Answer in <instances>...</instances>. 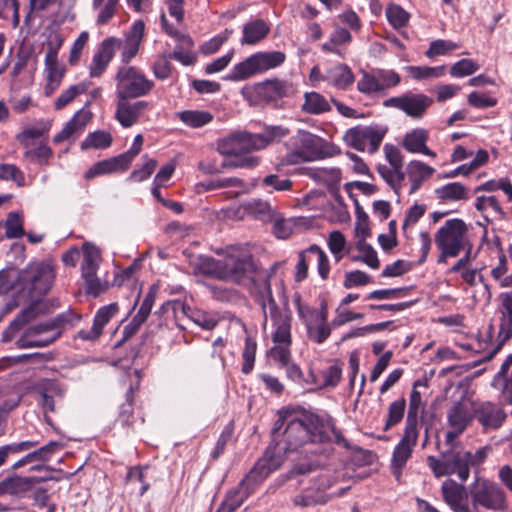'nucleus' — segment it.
<instances>
[{
  "label": "nucleus",
  "mask_w": 512,
  "mask_h": 512,
  "mask_svg": "<svg viewBox=\"0 0 512 512\" xmlns=\"http://www.w3.org/2000/svg\"><path fill=\"white\" fill-rule=\"evenodd\" d=\"M272 435L275 444L269 446L263 458L259 459L239 484L227 491L216 512H234L252 494L255 488L270 473L279 469L286 457L292 453L306 456L322 453V445L334 442L348 447V442L335 426L331 416L305 412L300 417L280 411Z\"/></svg>",
  "instance_id": "f257e3e1"
},
{
  "label": "nucleus",
  "mask_w": 512,
  "mask_h": 512,
  "mask_svg": "<svg viewBox=\"0 0 512 512\" xmlns=\"http://www.w3.org/2000/svg\"><path fill=\"white\" fill-rule=\"evenodd\" d=\"M55 279V265L52 261H42L15 271H0V295L17 288L20 297L25 300L38 301L51 288Z\"/></svg>",
  "instance_id": "f03ea898"
},
{
  "label": "nucleus",
  "mask_w": 512,
  "mask_h": 512,
  "mask_svg": "<svg viewBox=\"0 0 512 512\" xmlns=\"http://www.w3.org/2000/svg\"><path fill=\"white\" fill-rule=\"evenodd\" d=\"M263 148L262 138L248 132H235L217 142L218 152L229 157L222 162L224 168H253L257 166L258 157L242 155Z\"/></svg>",
  "instance_id": "7ed1b4c3"
},
{
  "label": "nucleus",
  "mask_w": 512,
  "mask_h": 512,
  "mask_svg": "<svg viewBox=\"0 0 512 512\" xmlns=\"http://www.w3.org/2000/svg\"><path fill=\"white\" fill-rule=\"evenodd\" d=\"M272 272L273 269L267 273L260 274V280L251 289L256 301L264 312L265 319L267 318V309L269 311L274 328L272 339L288 341L289 332H291L292 314L289 308L281 310L273 297L270 283Z\"/></svg>",
  "instance_id": "20e7f679"
},
{
  "label": "nucleus",
  "mask_w": 512,
  "mask_h": 512,
  "mask_svg": "<svg viewBox=\"0 0 512 512\" xmlns=\"http://www.w3.org/2000/svg\"><path fill=\"white\" fill-rule=\"evenodd\" d=\"M267 272L257 268L252 254L246 248L231 246L227 249L223 265V280L252 287L260 280V274Z\"/></svg>",
  "instance_id": "39448f33"
},
{
  "label": "nucleus",
  "mask_w": 512,
  "mask_h": 512,
  "mask_svg": "<svg viewBox=\"0 0 512 512\" xmlns=\"http://www.w3.org/2000/svg\"><path fill=\"white\" fill-rule=\"evenodd\" d=\"M434 242L440 251L438 262L457 257L463 249L472 246L468 225L460 218L446 220L435 233Z\"/></svg>",
  "instance_id": "423d86ee"
},
{
  "label": "nucleus",
  "mask_w": 512,
  "mask_h": 512,
  "mask_svg": "<svg viewBox=\"0 0 512 512\" xmlns=\"http://www.w3.org/2000/svg\"><path fill=\"white\" fill-rule=\"evenodd\" d=\"M470 458V451L450 449L441 453L439 458L428 456L427 463L436 478L455 474L465 482L470 475Z\"/></svg>",
  "instance_id": "0eeeda50"
},
{
  "label": "nucleus",
  "mask_w": 512,
  "mask_h": 512,
  "mask_svg": "<svg viewBox=\"0 0 512 512\" xmlns=\"http://www.w3.org/2000/svg\"><path fill=\"white\" fill-rule=\"evenodd\" d=\"M470 496L474 508L483 507L494 512L508 510L507 495L497 483L477 477L470 486Z\"/></svg>",
  "instance_id": "6e6552de"
},
{
  "label": "nucleus",
  "mask_w": 512,
  "mask_h": 512,
  "mask_svg": "<svg viewBox=\"0 0 512 512\" xmlns=\"http://www.w3.org/2000/svg\"><path fill=\"white\" fill-rule=\"evenodd\" d=\"M286 56L280 51L255 53L244 61L236 64L226 79L231 81L245 80L255 74L276 68L284 63Z\"/></svg>",
  "instance_id": "1a4fd4ad"
},
{
  "label": "nucleus",
  "mask_w": 512,
  "mask_h": 512,
  "mask_svg": "<svg viewBox=\"0 0 512 512\" xmlns=\"http://www.w3.org/2000/svg\"><path fill=\"white\" fill-rule=\"evenodd\" d=\"M116 95L140 98L148 95L155 83L134 66H122L116 76Z\"/></svg>",
  "instance_id": "9d476101"
},
{
  "label": "nucleus",
  "mask_w": 512,
  "mask_h": 512,
  "mask_svg": "<svg viewBox=\"0 0 512 512\" xmlns=\"http://www.w3.org/2000/svg\"><path fill=\"white\" fill-rule=\"evenodd\" d=\"M387 131V127L383 125H357L345 132L344 141L357 151L374 154L378 151Z\"/></svg>",
  "instance_id": "9b49d317"
},
{
  "label": "nucleus",
  "mask_w": 512,
  "mask_h": 512,
  "mask_svg": "<svg viewBox=\"0 0 512 512\" xmlns=\"http://www.w3.org/2000/svg\"><path fill=\"white\" fill-rule=\"evenodd\" d=\"M82 251L81 272L86 283V292L96 297L104 290V286L97 277V270L101 262V251L91 243H84Z\"/></svg>",
  "instance_id": "f8f14e48"
},
{
  "label": "nucleus",
  "mask_w": 512,
  "mask_h": 512,
  "mask_svg": "<svg viewBox=\"0 0 512 512\" xmlns=\"http://www.w3.org/2000/svg\"><path fill=\"white\" fill-rule=\"evenodd\" d=\"M433 102V98L426 94L406 92L385 100L384 106L399 109L411 118L421 119Z\"/></svg>",
  "instance_id": "ddd939ff"
},
{
  "label": "nucleus",
  "mask_w": 512,
  "mask_h": 512,
  "mask_svg": "<svg viewBox=\"0 0 512 512\" xmlns=\"http://www.w3.org/2000/svg\"><path fill=\"white\" fill-rule=\"evenodd\" d=\"M473 415L484 433L498 430L507 418L499 404L482 400H473Z\"/></svg>",
  "instance_id": "4468645a"
},
{
  "label": "nucleus",
  "mask_w": 512,
  "mask_h": 512,
  "mask_svg": "<svg viewBox=\"0 0 512 512\" xmlns=\"http://www.w3.org/2000/svg\"><path fill=\"white\" fill-rule=\"evenodd\" d=\"M61 330H57L52 320L29 327L16 341L18 348L46 347L57 340Z\"/></svg>",
  "instance_id": "2eb2a0df"
},
{
  "label": "nucleus",
  "mask_w": 512,
  "mask_h": 512,
  "mask_svg": "<svg viewBox=\"0 0 512 512\" xmlns=\"http://www.w3.org/2000/svg\"><path fill=\"white\" fill-rule=\"evenodd\" d=\"M320 138L307 131H299L292 139L293 151L287 155L290 164L311 161L319 154Z\"/></svg>",
  "instance_id": "dca6fc26"
},
{
  "label": "nucleus",
  "mask_w": 512,
  "mask_h": 512,
  "mask_svg": "<svg viewBox=\"0 0 512 512\" xmlns=\"http://www.w3.org/2000/svg\"><path fill=\"white\" fill-rule=\"evenodd\" d=\"M275 345L270 349V356L272 359L279 363L281 368H286V374L289 379L296 383L306 382L300 367L290 362L291 351L290 346L292 343L291 332H289L288 341L280 339H272Z\"/></svg>",
  "instance_id": "f3484780"
},
{
  "label": "nucleus",
  "mask_w": 512,
  "mask_h": 512,
  "mask_svg": "<svg viewBox=\"0 0 512 512\" xmlns=\"http://www.w3.org/2000/svg\"><path fill=\"white\" fill-rule=\"evenodd\" d=\"M115 118L124 128H129L138 122L141 114L149 108L144 100L131 101V97L116 95Z\"/></svg>",
  "instance_id": "a211bd4d"
},
{
  "label": "nucleus",
  "mask_w": 512,
  "mask_h": 512,
  "mask_svg": "<svg viewBox=\"0 0 512 512\" xmlns=\"http://www.w3.org/2000/svg\"><path fill=\"white\" fill-rule=\"evenodd\" d=\"M418 436V429L405 426L404 433L399 443L395 446L392 457V468L397 478L401 475L403 467L411 457L413 449L417 444Z\"/></svg>",
  "instance_id": "6ab92c4d"
},
{
  "label": "nucleus",
  "mask_w": 512,
  "mask_h": 512,
  "mask_svg": "<svg viewBox=\"0 0 512 512\" xmlns=\"http://www.w3.org/2000/svg\"><path fill=\"white\" fill-rule=\"evenodd\" d=\"M254 90L258 98L267 103L292 97L296 92L291 82L279 79H270L258 83L255 85Z\"/></svg>",
  "instance_id": "aec40b11"
},
{
  "label": "nucleus",
  "mask_w": 512,
  "mask_h": 512,
  "mask_svg": "<svg viewBox=\"0 0 512 512\" xmlns=\"http://www.w3.org/2000/svg\"><path fill=\"white\" fill-rule=\"evenodd\" d=\"M120 45L121 41L114 37L102 41L89 66V73L92 78L100 77L104 73Z\"/></svg>",
  "instance_id": "412c9836"
},
{
  "label": "nucleus",
  "mask_w": 512,
  "mask_h": 512,
  "mask_svg": "<svg viewBox=\"0 0 512 512\" xmlns=\"http://www.w3.org/2000/svg\"><path fill=\"white\" fill-rule=\"evenodd\" d=\"M347 490L348 487H345L339 489L338 491H333L330 494H325L322 493L321 489L314 485L303 489L299 494L295 495L292 498V503L294 506L301 508L325 505L332 499L343 496Z\"/></svg>",
  "instance_id": "4be33fe9"
},
{
  "label": "nucleus",
  "mask_w": 512,
  "mask_h": 512,
  "mask_svg": "<svg viewBox=\"0 0 512 512\" xmlns=\"http://www.w3.org/2000/svg\"><path fill=\"white\" fill-rule=\"evenodd\" d=\"M441 492L444 501L454 512H471L467 504L466 487L452 479L442 483Z\"/></svg>",
  "instance_id": "5701e85b"
},
{
  "label": "nucleus",
  "mask_w": 512,
  "mask_h": 512,
  "mask_svg": "<svg viewBox=\"0 0 512 512\" xmlns=\"http://www.w3.org/2000/svg\"><path fill=\"white\" fill-rule=\"evenodd\" d=\"M474 419L473 400L463 398L455 402L447 411V424L449 428L465 431Z\"/></svg>",
  "instance_id": "b1692460"
},
{
  "label": "nucleus",
  "mask_w": 512,
  "mask_h": 512,
  "mask_svg": "<svg viewBox=\"0 0 512 512\" xmlns=\"http://www.w3.org/2000/svg\"><path fill=\"white\" fill-rule=\"evenodd\" d=\"M63 44V38L59 34L51 35L47 43L45 54V71L47 79L62 81L65 68L58 62V51Z\"/></svg>",
  "instance_id": "393cba45"
},
{
  "label": "nucleus",
  "mask_w": 512,
  "mask_h": 512,
  "mask_svg": "<svg viewBox=\"0 0 512 512\" xmlns=\"http://www.w3.org/2000/svg\"><path fill=\"white\" fill-rule=\"evenodd\" d=\"M42 303L33 301L23 309L2 334V342H10L14 336L29 322L34 320L41 312Z\"/></svg>",
  "instance_id": "a878e982"
},
{
  "label": "nucleus",
  "mask_w": 512,
  "mask_h": 512,
  "mask_svg": "<svg viewBox=\"0 0 512 512\" xmlns=\"http://www.w3.org/2000/svg\"><path fill=\"white\" fill-rule=\"evenodd\" d=\"M42 303L33 301L23 309L2 334V342H10L14 336L29 322L34 320L41 312Z\"/></svg>",
  "instance_id": "bb28decb"
},
{
  "label": "nucleus",
  "mask_w": 512,
  "mask_h": 512,
  "mask_svg": "<svg viewBox=\"0 0 512 512\" xmlns=\"http://www.w3.org/2000/svg\"><path fill=\"white\" fill-rule=\"evenodd\" d=\"M429 132L424 128H415L407 132L402 140L403 148L413 154H424L435 158L436 153L427 146Z\"/></svg>",
  "instance_id": "cd10ccee"
},
{
  "label": "nucleus",
  "mask_w": 512,
  "mask_h": 512,
  "mask_svg": "<svg viewBox=\"0 0 512 512\" xmlns=\"http://www.w3.org/2000/svg\"><path fill=\"white\" fill-rule=\"evenodd\" d=\"M119 311L117 303L101 307L93 321V325L89 331H80L79 337L83 340H96L102 334L104 326L114 317Z\"/></svg>",
  "instance_id": "c85d7f7f"
},
{
  "label": "nucleus",
  "mask_w": 512,
  "mask_h": 512,
  "mask_svg": "<svg viewBox=\"0 0 512 512\" xmlns=\"http://www.w3.org/2000/svg\"><path fill=\"white\" fill-rule=\"evenodd\" d=\"M435 169L419 160H412L406 166V175L410 182L409 194L416 193L423 182L429 179Z\"/></svg>",
  "instance_id": "c756f323"
},
{
  "label": "nucleus",
  "mask_w": 512,
  "mask_h": 512,
  "mask_svg": "<svg viewBox=\"0 0 512 512\" xmlns=\"http://www.w3.org/2000/svg\"><path fill=\"white\" fill-rule=\"evenodd\" d=\"M355 80L351 68L343 63L335 64L325 71L324 81L339 90H346Z\"/></svg>",
  "instance_id": "7c9ffc66"
},
{
  "label": "nucleus",
  "mask_w": 512,
  "mask_h": 512,
  "mask_svg": "<svg viewBox=\"0 0 512 512\" xmlns=\"http://www.w3.org/2000/svg\"><path fill=\"white\" fill-rule=\"evenodd\" d=\"M128 168L129 165L124 160L122 155L119 154L115 157L104 159L102 161L95 163L85 172L84 178L90 180L100 175L122 172L127 170Z\"/></svg>",
  "instance_id": "2f4dec72"
},
{
  "label": "nucleus",
  "mask_w": 512,
  "mask_h": 512,
  "mask_svg": "<svg viewBox=\"0 0 512 512\" xmlns=\"http://www.w3.org/2000/svg\"><path fill=\"white\" fill-rule=\"evenodd\" d=\"M144 28V22L141 20L136 21L132 25L131 30L126 37L121 54L123 63H129L132 60V58H134L138 53L139 46L142 42L144 35Z\"/></svg>",
  "instance_id": "473e14b6"
},
{
  "label": "nucleus",
  "mask_w": 512,
  "mask_h": 512,
  "mask_svg": "<svg viewBox=\"0 0 512 512\" xmlns=\"http://www.w3.org/2000/svg\"><path fill=\"white\" fill-rule=\"evenodd\" d=\"M91 113L85 110H79L74 116L66 123L64 128L54 136V143H61L68 140L73 135L81 132L88 122L91 120Z\"/></svg>",
  "instance_id": "72a5a7b5"
},
{
  "label": "nucleus",
  "mask_w": 512,
  "mask_h": 512,
  "mask_svg": "<svg viewBox=\"0 0 512 512\" xmlns=\"http://www.w3.org/2000/svg\"><path fill=\"white\" fill-rule=\"evenodd\" d=\"M327 310L321 309V315H319L314 321H307V335L310 340L317 344L325 342L331 334L332 328L331 323L327 322Z\"/></svg>",
  "instance_id": "f704fd0d"
},
{
  "label": "nucleus",
  "mask_w": 512,
  "mask_h": 512,
  "mask_svg": "<svg viewBox=\"0 0 512 512\" xmlns=\"http://www.w3.org/2000/svg\"><path fill=\"white\" fill-rule=\"evenodd\" d=\"M191 311V307L185 305L184 302L180 300H171L164 303L159 313L164 315L166 319H172L174 321V324L182 329L185 330V324L184 319L189 320V313Z\"/></svg>",
  "instance_id": "c9c22d12"
},
{
  "label": "nucleus",
  "mask_w": 512,
  "mask_h": 512,
  "mask_svg": "<svg viewBox=\"0 0 512 512\" xmlns=\"http://www.w3.org/2000/svg\"><path fill=\"white\" fill-rule=\"evenodd\" d=\"M501 319L499 337L500 345L512 336V291L510 293H501L500 296Z\"/></svg>",
  "instance_id": "e433bc0d"
},
{
  "label": "nucleus",
  "mask_w": 512,
  "mask_h": 512,
  "mask_svg": "<svg viewBox=\"0 0 512 512\" xmlns=\"http://www.w3.org/2000/svg\"><path fill=\"white\" fill-rule=\"evenodd\" d=\"M419 385H424L420 380L414 382L413 389L410 394L408 413L405 421L406 427L418 429L419 416L424 412V404L422 395L417 390Z\"/></svg>",
  "instance_id": "4c0bfd02"
},
{
  "label": "nucleus",
  "mask_w": 512,
  "mask_h": 512,
  "mask_svg": "<svg viewBox=\"0 0 512 512\" xmlns=\"http://www.w3.org/2000/svg\"><path fill=\"white\" fill-rule=\"evenodd\" d=\"M36 479L34 477L12 476L7 477L0 482V495L3 494H21L29 491Z\"/></svg>",
  "instance_id": "58836bf2"
},
{
  "label": "nucleus",
  "mask_w": 512,
  "mask_h": 512,
  "mask_svg": "<svg viewBox=\"0 0 512 512\" xmlns=\"http://www.w3.org/2000/svg\"><path fill=\"white\" fill-rule=\"evenodd\" d=\"M352 41V35L351 33L341 27L340 25L336 24L334 26L333 32L330 34L329 40L322 44L321 48L324 52L327 53H334L341 58H344V54L340 49H338V46L343 44H348Z\"/></svg>",
  "instance_id": "ea45409f"
},
{
  "label": "nucleus",
  "mask_w": 512,
  "mask_h": 512,
  "mask_svg": "<svg viewBox=\"0 0 512 512\" xmlns=\"http://www.w3.org/2000/svg\"><path fill=\"white\" fill-rule=\"evenodd\" d=\"M304 113L320 115L331 110L328 100L320 93L311 91L304 94V103L301 106Z\"/></svg>",
  "instance_id": "a19ab883"
},
{
  "label": "nucleus",
  "mask_w": 512,
  "mask_h": 512,
  "mask_svg": "<svg viewBox=\"0 0 512 512\" xmlns=\"http://www.w3.org/2000/svg\"><path fill=\"white\" fill-rule=\"evenodd\" d=\"M244 210L254 219L262 222L271 221L275 217V210L269 202L262 199H252L244 203Z\"/></svg>",
  "instance_id": "79ce46f5"
},
{
  "label": "nucleus",
  "mask_w": 512,
  "mask_h": 512,
  "mask_svg": "<svg viewBox=\"0 0 512 512\" xmlns=\"http://www.w3.org/2000/svg\"><path fill=\"white\" fill-rule=\"evenodd\" d=\"M270 31L267 23L261 19H256L246 23L243 27L242 43L256 44L264 39Z\"/></svg>",
  "instance_id": "37998d69"
},
{
  "label": "nucleus",
  "mask_w": 512,
  "mask_h": 512,
  "mask_svg": "<svg viewBox=\"0 0 512 512\" xmlns=\"http://www.w3.org/2000/svg\"><path fill=\"white\" fill-rule=\"evenodd\" d=\"M494 381L503 382L502 399L505 403L512 404V354L502 363Z\"/></svg>",
  "instance_id": "c03bdc74"
},
{
  "label": "nucleus",
  "mask_w": 512,
  "mask_h": 512,
  "mask_svg": "<svg viewBox=\"0 0 512 512\" xmlns=\"http://www.w3.org/2000/svg\"><path fill=\"white\" fill-rule=\"evenodd\" d=\"M436 197L444 202L468 199V190L460 182H452L435 189Z\"/></svg>",
  "instance_id": "a18cd8bd"
},
{
  "label": "nucleus",
  "mask_w": 512,
  "mask_h": 512,
  "mask_svg": "<svg viewBox=\"0 0 512 512\" xmlns=\"http://www.w3.org/2000/svg\"><path fill=\"white\" fill-rule=\"evenodd\" d=\"M377 171L383 180L392 188L394 193L399 196L405 179L403 170L401 168L380 164L377 166Z\"/></svg>",
  "instance_id": "49530a36"
},
{
  "label": "nucleus",
  "mask_w": 512,
  "mask_h": 512,
  "mask_svg": "<svg viewBox=\"0 0 512 512\" xmlns=\"http://www.w3.org/2000/svg\"><path fill=\"white\" fill-rule=\"evenodd\" d=\"M176 116L190 128H201L213 120V115L203 110H184L177 112Z\"/></svg>",
  "instance_id": "de8ad7c7"
},
{
  "label": "nucleus",
  "mask_w": 512,
  "mask_h": 512,
  "mask_svg": "<svg viewBox=\"0 0 512 512\" xmlns=\"http://www.w3.org/2000/svg\"><path fill=\"white\" fill-rule=\"evenodd\" d=\"M112 141L113 139L109 132L104 130H97L92 133H89L86 136V138L81 143V149H106L110 147Z\"/></svg>",
  "instance_id": "09e8293b"
},
{
  "label": "nucleus",
  "mask_w": 512,
  "mask_h": 512,
  "mask_svg": "<svg viewBox=\"0 0 512 512\" xmlns=\"http://www.w3.org/2000/svg\"><path fill=\"white\" fill-rule=\"evenodd\" d=\"M223 265L224 259L216 260L212 257L200 256L196 267L202 274L223 280Z\"/></svg>",
  "instance_id": "8fccbe9b"
},
{
  "label": "nucleus",
  "mask_w": 512,
  "mask_h": 512,
  "mask_svg": "<svg viewBox=\"0 0 512 512\" xmlns=\"http://www.w3.org/2000/svg\"><path fill=\"white\" fill-rule=\"evenodd\" d=\"M171 57L167 53L160 54L152 64V71L158 80H167L174 73V67L171 63Z\"/></svg>",
  "instance_id": "3c124183"
},
{
  "label": "nucleus",
  "mask_w": 512,
  "mask_h": 512,
  "mask_svg": "<svg viewBox=\"0 0 512 512\" xmlns=\"http://www.w3.org/2000/svg\"><path fill=\"white\" fill-rule=\"evenodd\" d=\"M405 409H406V400L403 397L393 401L389 405L388 414H387V418H386V422H385V426H384L385 431L389 430L391 427L396 426L397 424H399L402 421V419L404 417Z\"/></svg>",
  "instance_id": "603ef678"
},
{
  "label": "nucleus",
  "mask_w": 512,
  "mask_h": 512,
  "mask_svg": "<svg viewBox=\"0 0 512 512\" xmlns=\"http://www.w3.org/2000/svg\"><path fill=\"white\" fill-rule=\"evenodd\" d=\"M37 128H27L16 136V139L21 145L29 148L32 145V140L40 138L44 133L50 129L49 121H40Z\"/></svg>",
  "instance_id": "864d4df0"
},
{
  "label": "nucleus",
  "mask_w": 512,
  "mask_h": 512,
  "mask_svg": "<svg viewBox=\"0 0 512 512\" xmlns=\"http://www.w3.org/2000/svg\"><path fill=\"white\" fill-rule=\"evenodd\" d=\"M25 235L23 218L18 212H10L5 221V236L8 239L21 238Z\"/></svg>",
  "instance_id": "5fc2aeb1"
},
{
  "label": "nucleus",
  "mask_w": 512,
  "mask_h": 512,
  "mask_svg": "<svg viewBox=\"0 0 512 512\" xmlns=\"http://www.w3.org/2000/svg\"><path fill=\"white\" fill-rule=\"evenodd\" d=\"M189 320L205 330H212L218 324V318L215 314L200 309L191 308Z\"/></svg>",
  "instance_id": "6e6d98bb"
},
{
  "label": "nucleus",
  "mask_w": 512,
  "mask_h": 512,
  "mask_svg": "<svg viewBox=\"0 0 512 512\" xmlns=\"http://www.w3.org/2000/svg\"><path fill=\"white\" fill-rule=\"evenodd\" d=\"M88 84L87 83H79L73 86H70L68 89L63 91L61 95L56 99L54 103V107L56 110H61L66 107L70 102L74 100V98L80 94H83L87 91Z\"/></svg>",
  "instance_id": "4d7b16f0"
},
{
  "label": "nucleus",
  "mask_w": 512,
  "mask_h": 512,
  "mask_svg": "<svg viewBox=\"0 0 512 512\" xmlns=\"http://www.w3.org/2000/svg\"><path fill=\"white\" fill-rule=\"evenodd\" d=\"M356 247L361 254L354 257L355 261L364 262L372 269H377L379 267L377 253L370 244L365 243V240H359Z\"/></svg>",
  "instance_id": "13d9d810"
},
{
  "label": "nucleus",
  "mask_w": 512,
  "mask_h": 512,
  "mask_svg": "<svg viewBox=\"0 0 512 512\" xmlns=\"http://www.w3.org/2000/svg\"><path fill=\"white\" fill-rule=\"evenodd\" d=\"M37 441H22L18 443H10L0 447V467H2L10 455L18 454L35 447Z\"/></svg>",
  "instance_id": "bf43d9fd"
},
{
  "label": "nucleus",
  "mask_w": 512,
  "mask_h": 512,
  "mask_svg": "<svg viewBox=\"0 0 512 512\" xmlns=\"http://www.w3.org/2000/svg\"><path fill=\"white\" fill-rule=\"evenodd\" d=\"M374 72L376 74L381 93H384L387 89L396 87L401 81L400 75L394 70L377 69Z\"/></svg>",
  "instance_id": "052dcab7"
},
{
  "label": "nucleus",
  "mask_w": 512,
  "mask_h": 512,
  "mask_svg": "<svg viewBox=\"0 0 512 512\" xmlns=\"http://www.w3.org/2000/svg\"><path fill=\"white\" fill-rule=\"evenodd\" d=\"M256 350V341L253 338L247 336L245 339V347L242 352L243 364L241 370L244 374H249L253 370L256 357Z\"/></svg>",
  "instance_id": "680f3d73"
},
{
  "label": "nucleus",
  "mask_w": 512,
  "mask_h": 512,
  "mask_svg": "<svg viewBox=\"0 0 512 512\" xmlns=\"http://www.w3.org/2000/svg\"><path fill=\"white\" fill-rule=\"evenodd\" d=\"M386 17L394 28L406 26L409 20V14L397 4H389L386 8Z\"/></svg>",
  "instance_id": "e2e57ef3"
},
{
  "label": "nucleus",
  "mask_w": 512,
  "mask_h": 512,
  "mask_svg": "<svg viewBox=\"0 0 512 512\" xmlns=\"http://www.w3.org/2000/svg\"><path fill=\"white\" fill-rule=\"evenodd\" d=\"M308 252L312 255V260L315 258L317 261V269L319 276L326 280L330 273L329 260L326 253L317 245H311L308 248Z\"/></svg>",
  "instance_id": "0e129e2a"
},
{
  "label": "nucleus",
  "mask_w": 512,
  "mask_h": 512,
  "mask_svg": "<svg viewBox=\"0 0 512 512\" xmlns=\"http://www.w3.org/2000/svg\"><path fill=\"white\" fill-rule=\"evenodd\" d=\"M357 90L366 95L380 94V88L375 72H363L362 77L357 82Z\"/></svg>",
  "instance_id": "69168bd1"
},
{
  "label": "nucleus",
  "mask_w": 512,
  "mask_h": 512,
  "mask_svg": "<svg viewBox=\"0 0 512 512\" xmlns=\"http://www.w3.org/2000/svg\"><path fill=\"white\" fill-rule=\"evenodd\" d=\"M479 69V65L472 59H461L454 63L450 69L452 77H465L474 74Z\"/></svg>",
  "instance_id": "338daca9"
},
{
  "label": "nucleus",
  "mask_w": 512,
  "mask_h": 512,
  "mask_svg": "<svg viewBox=\"0 0 512 512\" xmlns=\"http://www.w3.org/2000/svg\"><path fill=\"white\" fill-rule=\"evenodd\" d=\"M507 273V259L502 253L499 256V263L491 270L492 277L500 283L501 287L512 286V274L505 276Z\"/></svg>",
  "instance_id": "774afa93"
}]
</instances>
